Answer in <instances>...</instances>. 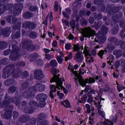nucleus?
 Segmentation results:
<instances>
[{
  "label": "nucleus",
  "instance_id": "f257e3e1",
  "mask_svg": "<svg viewBox=\"0 0 125 125\" xmlns=\"http://www.w3.org/2000/svg\"><path fill=\"white\" fill-rule=\"evenodd\" d=\"M84 70L83 69H79V72H78V75L79 76L81 77L82 80L84 81V82H83L82 81H81V82H81V83H80V81H78L77 76H75V77H75V79L76 80L75 82L77 83V82L79 83L82 86H85L86 83H94L95 81V80L94 78H92L91 77H90L89 79H86L85 80H84L82 78V77L81 75H80V74H83L84 73Z\"/></svg>",
  "mask_w": 125,
  "mask_h": 125
},
{
  "label": "nucleus",
  "instance_id": "f03ea898",
  "mask_svg": "<svg viewBox=\"0 0 125 125\" xmlns=\"http://www.w3.org/2000/svg\"><path fill=\"white\" fill-rule=\"evenodd\" d=\"M64 81V80L63 78H62L61 79H59L58 78V77H56V78L54 77V78L52 80L51 82H56L57 87H60V90H59L61 91V92L62 91V90L63 89L64 93L66 94L67 92V90L64 89V87L62 85V82Z\"/></svg>",
  "mask_w": 125,
  "mask_h": 125
},
{
  "label": "nucleus",
  "instance_id": "7ed1b4c3",
  "mask_svg": "<svg viewBox=\"0 0 125 125\" xmlns=\"http://www.w3.org/2000/svg\"><path fill=\"white\" fill-rule=\"evenodd\" d=\"M95 100L94 101V103L95 104H97L96 105L97 107L98 113L102 116L104 117L105 115V113L103 111L101 110V105H100V102L101 101V97L100 96H98L95 97Z\"/></svg>",
  "mask_w": 125,
  "mask_h": 125
},
{
  "label": "nucleus",
  "instance_id": "20e7f679",
  "mask_svg": "<svg viewBox=\"0 0 125 125\" xmlns=\"http://www.w3.org/2000/svg\"><path fill=\"white\" fill-rule=\"evenodd\" d=\"M83 53L85 55L86 62H91L93 61L94 60L91 56V52L89 50L88 48L86 46H85Z\"/></svg>",
  "mask_w": 125,
  "mask_h": 125
},
{
  "label": "nucleus",
  "instance_id": "39448f33",
  "mask_svg": "<svg viewBox=\"0 0 125 125\" xmlns=\"http://www.w3.org/2000/svg\"><path fill=\"white\" fill-rule=\"evenodd\" d=\"M12 51L10 57V59L11 60H15L18 58L17 52L18 48L15 45H13L12 47Z\"/></svg>",
  "mask_w": 125,
  "mask_h": 125
},
{
  "label": "nucleus",
  "instance_id": "423d86ee",
  "mask_svg": "<svg viewBox=\"0 0 125 125\" xmlns=\"http://www.w3.org/2000/svg\"><path fill=\"white\" fill-rule=\"evenodd\" d=\"M95 34V32L94 31L90 28L88 27L85 28V31L83 34V36L85 37L89 38Z\"/></svg>",
  "mask_w": 125,
  "mask_h": 125
},
{
  "label": "nucleus",
  "instance_id": "0eeeda50",
  "mask_svg": "<svg viewBox=\"0 0 125 125\" xmlns=\"http://www.w3.org/2000/svg\"><path fill=\"white\" fill-rule=\"evenodd\" d=\"M31 87L27 89L23 94V96L26 98H29L33 95L34 92Z\"/></svg>",
  "mask_w": 125,
  "mask_h": 125
},
{
  "label": "nucleus",
  "instance_id": "6e6552de",
  "mask_svg": "<svg viewBox=\"0 0 125 125\" xmlns=\"http://www.w3.org/2000/svg\"><path fill=\"white\" fill-rule=\"evenodd\" d=\"M33 92L36 91H42L45 89V87L43 85L40 83H37L35 84L33 87H31Z\"/></svg>",
  "mask_w": 125,
  "mask_h": 125
},
{
  "label": "nucleus",
  "instance_id": "1a4fd4ad",
  "mask_svg": "<svg viewBox=\"0 0 125 125\" xmlns=\"http://www.w3.org/2000/svg\"><path fill=\"white\" fill-rule=\"evenodd\" d=\"M74 60L77 62H80L83 59V56L82 52L78 51L75 54L74 57Z\"/></svg>",
  "mask_w": 125,
  "mask_h": 125
},
{
  "label": "nucleus",
  "instance_id": "9d476101",
  "mask_svg": "<svg viewBox=\"0 0 125 125\" xmlns=\"http://www.w3.org/2000/svg\"><path fill=\"white\" fill-rule=\"evenodd\" d=\"M68 68L69 70H71L72 72L74 74L75 76H77V77L78 79V81H80V83H81V81L83 82H84L81 79V77L80 76L78 75V72L76 71H74L73 69V66L71 65H69L68 66Z\"/></svg>",
  "mask_w": 125,
  "mask_h": 125
},
{
  "label": "nucleus",
  "instance_id": "9b49d317",
  "mask_svg": "<svg viewBox=\"0 0 125 125\" xmlns=\"http://www.w3.org/2000/svg\"><path fill=\"white\" fill-rule=\"evenodd\" d=\"M34 76L37 79L40 80L43 78L44 77L42 71L41 70H37L35 71Z\"/></svg>",
  "mask_w": 125,
  "mask_h": 125
},
{
  "label": "nucleus",
  "instance_id": "f8f14e48",
  "mask_svg": "<svg viewBox=\"0 0 125 125\" xmlns=\"http://www.w3.org/2000/svg\"><path fill=\"white\" fill-rule=\"evenodd\" d=\"M11 67V66L10 65L9 66L6 67L3 70V74L2 76L4 78H6L8 77L10 75V73H9L10 71L8 70V71H6L9 68H10Z\"/></svg>",
  "mask_w": 125,
  "mask_h": 125
},
{
  "label": "nucleus",
  "instance_id": "ddd939ff",
  "mask_svg": "<svg viewBox=\"0 0 125 125\" xmlns=\"http://www.w3.org/2000/svg\"><path fill=\"white\" fill-rule=\"evenodd\" d=\"M23 27L25 29L29 28L31 30H32L35 28L36 26L34 23H30L29 22H26L23 24Z\"/></svg>",
  "mask_w": 125,
  "mask_h": 125
},
{
  "label": "nucleus",
  "instance_id": "4468645a",
  "mask_svg": "<svg viewBox=\"0 0 125 125\" xmlns=\"http://www.w3.org/2000/svg\"><path fill=\"white\" fill-rule=\"evenodd\" d=\"M51 91L50 92V96L51 98H54V96L53 94V92L57 91V89L60 90L59 87H57L56 85H51L50 86Z\"/></svg>",
  "mask_w": 125,
  "mask_h": 125
},
{
  "label": "nucleus",
  "instance_id": "2eb2a0df",
  "mask_svg": "<svg viewBox=\"0 0 125 125\" xmlns=\"http://www.w3.org/2000/svg\"><path fill=\"white\" fill-rule=\"evenodd\" d=\"M47 95L44 94H39L37 96L36 99L39 102L45 101L47 99Z\"/></svg>",
  "mask_w": 125,
  "mask_h": 125
},
{
  "label": "nucleus",
  "instance_id": "dca6fc26",
  "mask_svg": "<svg viewBox=\"0 0 125 125\" xmlns=\"http://www.w3.org/2000/svg\"><path fill=\"white\" fill-rule=\"evenodd\" d=\"M21 71L20 69H18L17 71L15 70L11 74L14 78H16L21 75Z\"/></svg>",
  "mask_w": 125,
  "mask_h": 125
},
{
  "label": "nucleus",
  "instance_id": "f3484780",
  "mask_svg": "<svg viewBox=\"0 0 125 125\" xmlns=\"http://www.w3.org/2000/svg\"><path fill=\"white\" fill-rule=\"evenodd\" d=\"M106 39V37L104 36L99 37L97 35L95 40V42H98L100 43H103L105 41Z\"/></svg>",
  "mask_w": 125,
  "mask_h": 125
},
{
  "label": "nucleus",
  "instance_id": "a211bd4d",
  "mask_svg": "<svg viewBox=\"0 0 125 125\" xmlns=\"http://www.w3.org/2000/svg\"><path fill=\"white\" fill-rule=\"evenodd\" d=\"M12 112L11 110L6 111L4 114H2L3 118L5 119H9L11 117Z\"/></svg>",
  "mask_w": 125,
  "mask_h": 125
},
{
  "label": "nucleus",
  "instance_id": "6ab92c4d",
  "mask_svg": "<svg viewBox=\"0 0 125 125\" xmlns=\"http://www.w3.org/2000/svg\"><path fill=\"white\" fill-rule=\"evenodd\" d=\"M5 2L4 0H0V4H1L2 2L3 3ZM6 6L3 5H1L0 6L1 8L0 9V14L1 13L4 12L6 10H8L9 8H6Z\"/></svg>",
  "mask_w": 125,
  "mask_h": 125
},
{
  "label": "nucleus",
  "instance_id": "aec40b11",
  "mask_svg": "<svg viewBox=\"0 0 125 125\" xmlns=\"http://www.w3.org/2000/svg\"><path fill=\"white\" fill-rule=\"evenodd\" d=\"M10 28L8 27L4 29L3 30V34L4 37H7L9 36L10 33Z\"/></svg>",
  "mask_w": 125,
  "mask_h": 125
},
{
  "label": "nucleus",
  "instance_id": "412c9836",
  "mask_svg": "<svg viewBox=\"0 0 125 125\" xmlns=\"http://www.w3.org/2000/svg\"><path fill=\"white\" fill-rule=\"evenodd\" d=\"M51 72L52 74H54V76H53V77L52 78L51 80V81L54 78V77L55 78L56 77H58V78L59 79H61L62 78L59 79V74H58L57 75H54V74H55L56 73H58V71L57 70H56L55 68H52L51 69Z\"/></svg>",
  "mask_w": 125,
  "mask_h": 125
},
{
  "label": "nucleus",
  "instance_id": "4be33fe9",
  "mask_svg": "<svg viewBox=\"0 0 125 125\" xmlns=\"http://www.w3.org/2000/svg\"><path fill=\"white\" fill-rule=\"evenodd\" d=\"M61 104L63 106L67 108H69L70 107V105L68 100L66 99L63 102H60Z\"/></svg>",
  "mask_w": 125,
  "mask_h": 125
},
{
  "label": "nucleus",
  "instance_id": "5701e85b",
  "mask_svg": "<svg viewBox=\"0 0 125 125\" xmlns=\"http://www.w3.org/2000/svg\"><path fill=\"white\" fill-rule=\"evenodd\" d=\"M38 56V55L37 53H33L30 55V61L32 62L34 61Z\"/></svg>",
  "mask_w": 125,
  "mask_h": 125
},
{
  "label": "nucleus",
  "instance_id": "b1692460",
  "mask_svg": "<svg viewBox=\"0 0 125 125\" xmlns=\"http://www.w3.org/2000/svg\"><path fill=\"white\" fill-rule=\"evenodd\" d=\"M19 8H20V9L18 10H17V12H16L15 10H14V14L15 15H19L20 13H21V9H22L23 7V5L21 4H19L18 5Z\"/></svg>",
  "mask_w": 125,
  "mask_h": 125
},
{
  "label": "nucleus",
  "instance_id": "393cba45",
  "mask_svg": "<svg viewBox=\"0 0 125 125\" xmlns=\"http://www.w3.org/2000/svg\"><path fill=\"white\" fill-rule=\"evenodd\" d=\"M14 83L15 84L14 81L12 79H8L5 82V84L7 85H9Z\"/></svg>",
  "mask_w": 125,
  "mask_h": 125
},
{
  "label": "nucleus",
  "instance_id": "a878e982",
  "mask_svg": "<svg viewBox=\"0 0 125 125\" xmlns=\"http://www.w3.org/2000/svg\"><path fill=\"white\" fill-rule=\"evenodd\" d=\"M87 97L86 95H84L81 98V101H79L78 102V104L79 105V103H85L87 101Z\"/></svg>",
  "mask_w": 125,
  "mask_h": 125
},
{
  "label": "nucleus",
  "instance_id": "bb28decb",
  "mask_svg": "<svg viewBox=\"0 0 125 125\" xmlns=\"http://www.w3.org/2000/svg\"><path fill=\"white\" fill-rule=\"evenodd\" d=\"M29 105L31 108L35 109L36 108L35 107L36 106V103L35 102L32 101L30 102Z\"/></svg>",
  "mask_w": 125,
  "mask_h": 125
},
{
  "label": "nucleus",
  "instance_id": "cd10ccee",
  "mask_svg": "<svg viewBox=\"0 0 125 125\" xmlns=\"http://www.w3.org/2000/svg\"><path fill=\"white\" fill-rule=\"evenodd\" d=\"M73 9H75L76 8H80L81 6V3L80 2H75L73 4Z\"/></svg>",
  "mask_w": 125,
  "mask_h": 125
},
{
  "label": "nucleus",
  "instance_id": "c85d7f7f",
  "mask_svg": "<svg viewBox=\"0 0 125 125\" xmlns=\"http://www.w3.org/2000/svg\"><path fill=\"white\" fill-rule=\"evenodd\" d=\"M107 30L108 28L106 27L105 26L102 27L101 28V33L102 34H103V35H105L107 33Z\"/></svg>",
  "mask_w": 125,
  "mask_h": 125
},
{
  "label": "nucleus",
  "instance_id": "c756f323",
  "mask_svg": "<svg viewBox=\"0 0 125 125\" xmlns=\"http://www.w3.org/2000/svg\"><path fill=\"white\" fill-rule=\"evenodd\" d=\"M57 64L56 61L55 60H52L50 62V64L52 67L55 66Z\"/></svg>",
  "mask_w": 125,
  "mask_h": 125
},
{
  "label": "nucleus",
  "instance_id": "7c9ffc66",
  "mask_svg": "<svg viewBox=\"0 0 125 125\" xmlns=\"http://www.w3.org/2000/svg\"><path fill=\"white\" fill-rule=\"evenodd\" d=\"M37 34L35 32H31L30 34V37L31 39H34L36 37Z\"/></svg>",
  "mask_w": 125,
  "mask_h": 125
},
{
  "label": "nucleus",
  "instance_id": "2f4dec72",
  "mask_svg": "<svg viewBox=\"0 0 125 125\" xmlns=\"http://www.w3.org/2000/svg\"><path fill=\"white\" fill-rule=\"evenodd\" d=\"M103 124L104 125H113V123L108 119L104 121Z\"/></svg>",
  "mask_w": 125,
  "mask_h": 125
},
{
  "label": "nucleus",
  "instance_id": "473e14b6",
  "mask_svg": "<svg viewBox=\"0 0 125 125\" xmlns=\"http://www.w3.org/2000/svg\"><path fill=\"white\" fill-rule=\"evenodd\" d=\"M20 32L19 31H18L16 34L15 36L13 34H12V38L13 39H16L20 36Z\"/></svg>",
  "mask_w": 125,
  "mask_h": 125
},
{
  "label": "nucleus",
  "instance_id": "72a5a7b5",
  "mask_svg": "<svg viewBox=\"0 0 125 125\" xmlns=\"http://www.w3.org/2000/svg\"><path fill=\"white\" fill-rule=\"evenodd\" d=\"M72 53L71 52H70L69 53L68 57H65V60L66 61H67L68 59H71L73 57Z\"/></svg>",
  "mask_w": 125,
  "mask_h": 125
},
{
  "label": "nucleus",
  "instance_id": "f704fd0d",
  "mask_svg": "<svg viewBox=\"0 0 125 125\" xmlns=\"http://www.w3.org/2000/svg\"><path fill=\"white\" fill-rule=\"evenodd\" d=\"M57 92V94L59 96L60 99H62L64 95L62 93H60L61 92V91L58 89Z\"/></svg>",
  "mask_w": 125,
  "mask_h": 125
},
{
  "label": "nucleus",
  "instance_id": "c9c22d12",
  "mask_svg": "<svg viewBox=\"0 0 125 125\" xmlns=\"http://www.w3.org/2000/svg\"><path fill=\"white\" fill-rule=\"evenodd\" d=\"M71 45L70 43H67L65 45V48L66 49L70 50L71 49Z\"/></svg>",
  "mask_w": 125,
  "mask_h": 125
},
{
  "label": "nucleus",
  "instance_id": "e433bc0d",
  "mask_svg": "<svg viewBox=\"0 0 125 125\" xmlns=\"http://www.w3.org/2000/svg\"><path fill=\"white\" fill-rule=\"evenodd\" d=\"M87 96H88V98L87 102L88 103L91 104L93 102V98L92 96H90L88 95Z\"/></svg>",
  "mask_w": 125,
  "mask_h": 125
},
{
  "label": "nucleus",
  "instance_id": "4c0bfd02",
  "mask_svg": "<svg viewBox=\"0 0 125 125\" xmlns=\"http://www.w3.org/2000/svg\"><path fill=\"white\" fill-rule=\"evenodd\" d=\"M104 53V51L101 50L98 53V56L100 57L101 58H102V56Z\"/></svg>",
  "mask_w": 125,
  "mask_h": 125
},
{
  "label": "nucleus",
  "instance_id": "58836bf2",
  "mask_svg": "<svg viewBox=\"0 0 125 125\" xmlns=\"http://www.w3.org/2000/svg\"><path fill=\"white\" fill-rule=\"evenodd\" d=\"M80 48L79 47V44H77L76 45H74L73 47V50L74 51H77L79 50Z\"/></svg>",
  "mask_w": 125,
  "mask_h": 125
},
{
  "label": "nucleus",
  "instance_id": "ea45409f",
  "mask_svg": "<svg viewBox=\"0 0 125 125\" xmlns=\"http://www.w3.org/2000/svg\"><path fill=\"white\" fill-rule=\"evenodd\" d=\"M15 100V101H13V102L16 104L18 105L20 103V100L18 99L17 98H13V100Z\"/></svg>",
  "mask_w": 125,
  "mask_h": 125
},
{
  "label": "nucleus",
  "instance_id": "a19ab883",
  "mask_svg": "<svg viewBox=\"0 0 125 125\" xmlns=\"http://www.w3.org/2000/svg\"><path fill=\"white\" fill-rule=\"evenodd\" d=\"M9 102H7L5 100L4 102L1 104V106L3 107H5L6 106V105H7L9 104Z\"/></svg>",
  "mask_w": 125,
  "mask_h": 125
},
{
  "label": "nucleus",
  "instance_id": "79ce46f5",
  "mask_svg": "<svg viewBox=\"0 0 125 125\" xmlns=\"http://www.w3.org/2000/svg\"><path fill=\"white\" fill-rule=\"evenodd\" d=\"M70 24L71 26L73 29L75 26V22L74 20H72L70 22Z\"/></svg>",
  "mask_w": 125,
  "mask_h": 125
},
{
  "label": "nucleus",
  "instance_id": "37998d69",
  "mask_svg": "<svg viewBox=\"0 0 125 125\" xmlns=\"http://www.w3.org/2000/svg\"><path fill=\"white\" fill-rule=\"evenodd\" d=\"M85 107L87 109V112L89 113H90L91 110L90 108V105L88 104H86L85 105Z\"/></svg>",
  "mask_w": 125,
  "mask_h": 125
},
{
  "label": "nucleus",
  "instance_id": "c03bdc74",
  "mask_svg": "<svg viewBox=\"0 0 125 125\" xmlns=\"http://www.w3.org/2000/svg\"><path fill=\"white\" fill-rule=\"evenodd\" d=\"M29 9L30 11H34L37 10V8L36 6H30L29 8Z\"/></svg>",
  "mask_w": 125,
  "mask_h": 125
},
{
  "label": "nucleus",
  "instance_id": "a18cd8bd",
  "mask_svg": "<svg viewBox=\"0 0 125 125\" xmlns=\"http://www.w3.org/2000/svg\"><path fill=\"white\" fill-rule=\"evenodd\" d=\"M113 59V56L112 55H111L110 56V57L108 58L107 59L109 60V61L107 62L108 63L110 64L111 62H112Z\"/></svg>",
  "mask_w": 125,
  "mask_h": 125
},
{
  "label": "nucleus",
  "instance_id": "49530a36",
  "mask_svg": "<svg viewBox=\"0 0 125 125\" xmlns=\"http://www.w3.org/2000/svg\"><path fill=\"white\" fill-rule=\"evenodd\" d=\"M29 75V74L27 71H25L23 72L22 74V76L26 78Z\"/></svg>",
  "mask_w": 125,
  "mask_h": 125
},
{
  "label": "nucleus",
  "instance_id": "de8ad7c7",
  "mask_svg": "<svg viewBox=\"0 0 125 125\" xmlns=\"http://www.w3.org/2000/svg\"><path fill=\"white\" fill-rule=\"evenodd\" d=\"M118 30V26H117L116 28L113 29L112 33L113 34H116Z\"/></svg>",
  "mask_w": 125,
  "mask_h": 125
},
{
  "label": "nucleus",
  "instance_id": "09e8293b",
  "mask_svg": "<svg viewBox=\"0 0 125 125\" xmlns=\"http://www.w3.org/2000/svg\"><path fill=\"white\" fill-rule=\"evenodd\" d=\"M56 59L58 62L59 63H61L63 61L62 59L59 56H57L56 57Z\"/></svg>",
  "mask_w": 125,
  "mask_h": 125
},
{
  "label": "nucleus",
  "instance_id": "8fccbe9b",
  "mask_svg": "<svg viewBox=\"0 0 125 125\" xmlns=\"http://www.w3.org/2000/svg\"><path fill=\"white\" fill-rule=\"evenodd\" d=\"M41 102L39 104V106L41 107H43L45 106L46 105V103L45 101L40 102Z\"/></svg>",
  "mask_w": 125,
  "mask_h": 125
},
{
  "label": "nucleus",
  "instance_id": "3c124183",
  "mask_svg": "<svg viewBox=\"0 0 125 125\" xmlns=\"http://www.w3.org/2000/svg\"><path fill=\"white\" fill-rule=\"evenodd\" d=\"M45 57L46 59L48 60H50L53 58L52 56L50 54H46Z\"/></svg>",
  "mask_w": 125,
  "mask_h": 125
},
{
  "label": "nucleus",
  "instance_id": "603ef678",
  "mask_svg": "<svg viewBox=\"0 0 125 125\" xmlns=\"http://www.w3.org/2000/svg\"><path fill=\"white\" fill-rule=\"evenodd\" d=\"M58 3L57 1H56L55 2L54 9L56 11L57 10H58Z\"/></svg>",
  "mask_w": 125,
  "mask_h": 125
},
{
  "label": "nucleus",
  "instance_id": "864d4df0",
  "mask_svg": "<svg viewBox=\"0 0 125 125\" xmlns=\"http://www.w3.org/2000/svg\"><path fill=\"white\" fill-rule=\"evenodd\" d=\"M15 90V88L14 86L12 87H10L9 89V92L10 93V91L12 92H14Z\"/></svg>",
  "mask_w": 125,
  "mask_h": 125
},
{
  "label": "nucleus",
  "instance_id": "5fc2aeb1",
  "mask_svg": "<svg viewBox=\"0 0 125 125\" xmlns=\"http://www.w3.org/2000/svg\"><path fill=\"white\" fill-rule=\"evenodd\" d=\"M117 89L118 91H120L122 90L124 88L122 85H119L117 86Z\"/></svg>",
  "mask_w": 125,
  "mask_h": 125
},
{
  "label": "nucleus",
  "instance_id": "6e6d98bb",
  "mask_svg": "<svg viewBox=\"0 0 125 125\" xmlns=\"http://www.w3.org/2000/svg\"><path fill=\"white\" fill-rule=\"evenodd\" d=\"M58 43L55 40L53 41L52 44V46L54 47H56Z\"/></svg>",
  "mask_w": 125,
  "mask_h": 125
},
{
  "label": "nucleus",
  "instance_id": "4d7b16f0",
  "mask_svg": "<svg viewBox=\"0 0 125 125\" xmlns=\"http://www.w3.org/2000/svg\"><path fill=\"white\" fill-rule=\"evenodd\" d=\"M19 115L17 112L14 111L13 113V118H15L18 116Z\"/></svg>",
  "mask_w": 125,
  "mask_h": 125
},
{
  "label": "nucleus",
  "instance_id": "13d9d810",
  "mask_svg": "<svg viewBox=\"0 0 125 125\" xmlns=\"http://www.w3.org/2000/svg\"><path fill=\"white\" fill-rule=\"evenodd\" d=\"M48 123V122L47 121L43 122L40 123V125H47Z\"/></svg>",
  "mask_w": 125,
  "mask_h": 125
},
{
  "label": "nucleus",
  "instance_id": "bf43d9fd",
  "mask_svg": "<svg viewBox=\"0 0 125 125\" xmlns=\"http://www.w3.org/2000/svg\"><path fill=\"white\" fill-rule=\"evenodd\" d=\"M62 13L64 17L67 18H69V17L68 15L65 12H63Z\"/></svg>",
  "mask_w": 125,
  "mask_h": 125
},
{
  "label": "nucleus",
  "instance_id": "052dcab7",
  "mask_svg": "<svg viewBox=\"0 0 125 125\" xmlns=\"http://www.w3.org/2000/svg\"><path fill=\"white\" fill-rule=\"evenodd\" d=\"M21 121L22 122H26V121H25V120L26 119V118L24 117L22 118V117H20Z\"/></svg>",
  "mask_w": 125,
  "mask_h": 125
},
{
  "label": "nucleus",
  "instance_id": "680f3d73",
  "mask_svg": "<svg viewBox=\"0 0 125 125\" xmlns=\"http://www.w3.org/2000/svg\"><path fill=\"white\" fill-rule=\"evenodd\" d=\"M90 88V86L89 85H87L85 88L84 89V91L85 92H86L88 91Z\"/></svg>",
  "mask_w": 125,
  "mask_h": 125
},
{
  "label": "nucleus",
  "instance_id": "e2e57ef3",
  "mask_svg": "<svg viewBox=\"0 0 125 125\" xmlns=\"http://www.w3.org/2000/svg\"><path fill=\"white\" fill-rule=\"evenodd\" d=\"M53 20V17L52 15V13H51L50 14V21L51 22Z\"/></svg>",
  "mask_w": 125,
  "mask_h": 125
},
{
  "label": "nucleus",
  "instance_id": "0e129e2a",
  "mask_svg": "<svg viewBox=\"0 0 125 125\" xmlns=\"http://www.w3.org/2000/svg\"><path fill=\"white\" fill-rule=\"evenodd\" d=\"M89 22L91 24H92L94 22V20L93 17H91L89 19Z\"/></svg>",
  "mask_w": 125,
  "mask_h": 125
},
{
  "label": "nucleus",
  "instance_id": "69168bd1",
  "mask_svg": "<svg viewBox=\"0 0 125 125\" xmlns=\"http://www.w3.org/2000/svg\"><path fill=\"white\" fill-rule=\"evenodd\" d=\"M38 64L39 65H41L42 64L43 62L42 60L41 59H39L38 61Z\"/></svg>",
  "mask_w": 125,
  "mask_h": 125
},
{
  "label": "nucleus",
  "instance_id": "338daca9",
  "mask_svg": "<svg viewBox=\"0 0 125 125\" xmlns=\"http://www.w3.org/2000/svg\"><path fill=\"white\" fill-rule=\"evenodd\" d=\"M4 54L5 55H8L9 53V52L8 50H7L5 51L4 53Z\"/></svg>",
  "mask_w": 125,
  "mask_h": 125
},
{
  "label": "nucleus",
  "instance_id": "774afa93",
  "mask_svg": "<svg viewBox=\"0 0 125 125\" xmlns=\"http://www.w3.org/2000/svg\"><path fill=\"white\" fill-rule=\"evenodd\" d=\"M115 65L116 68H118L120 65V64L119 62H116Z\"/></svg>",
  "mask_w": 125,
  "mask_h": 125
}]
</instances>
